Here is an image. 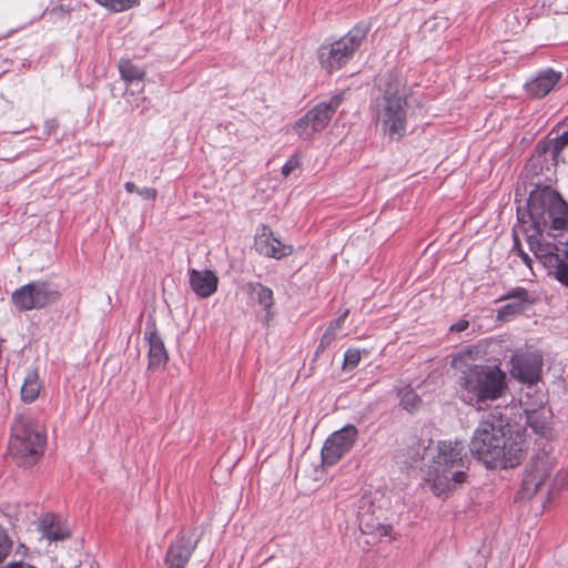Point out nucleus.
I'll return each instance as SVG.
<instances>
[{"mask_svg":"<svg viewBox=\"0 0 568 568\" xmlns=\"http://www.w3.org/2000/svg\"><path fill=\"white\" fill-rule=\"evenodd\" d=\"M400 404L407 412L417 409L422 403L419 396L409 388L402 389L399 393Z\"/></svg>","mask_w":568,"mask_h":568,"instance_id":"obj_28","label":"nucleus"},{"mask_svg":"<svg viewBox=\"0 0 568 568\" xmlns=\"http://www.w3.org/2000/svg\"><path fill=\"white\" fill-rule=\"evenodd\" d=\"M505 298L511 301L498 311L499 320H508L510 316L523 312L528 302V293L525 288H516L509 292Z\"/></svg>","mask_w":568,"mask_h":568,"instance_id":"obj_22","label":"nucleus"},{"mask_svg":"<svg viewBox=\"0 0 568 568\" xmlns=\"http://www.w3.org/2000/svg\"><path fill=\"white\" fill-rule=\"evenodd\" d=\"M58 297V291L45 282H33L16 290L11 295V302L19 311L41 308L53 303Z\"/></svg>","mask_w":568,"mask_h":568,"instance_id":"obj_10","label":"nucleus"},{"mask_svg":"<svg viewBox=\"0 0 568 568\" xmlns=\"http://www.w3.org/2000/svg\"><path fill=\"white\" fill-rule=\"evenodd\" d=\"M255 247L262 255L276 260L293 253V246L282 243L265 225H262L256 234Z\"/></svg>","mask_w":568,"mask_h":568,"instance_id":"obj_15","label":"nucleus"},{"mask_svg":"<svg viewBox=\"0 0 568 568\" xmlns=\"http://www.w3.org/2000/svg\"><path fill=\"white\" fill-rule=\"evenodd\" d=\"M392 526L390 525H386V524H378L375 528V534L383 537V536H388V537H393L392 536Z\"/></svg>","mask_w":568,"mask_h":568,"instance_id":"obj_36","label":"nucleus"},{"mask_svg":"<svg viewBox=\"0 0 568 568\" xmlns=\"http://www.w3.org/2000/svg\"><path fill=\"white\" fill-rule=\"evenodd\" d=\"M469 323L466 320H459L455 324L450 326V331L453 332H463L468 327Z\"/></svg>","mask_w":568,"mask_h":568,"instance_id":"obj_37","label":"nucleus"},{"mask_svg":"<svg viewBox=\"0 0 568 568\" xmlns=\"http://www.w3.org/2000/svg\"><path fill=\"white\" fill-rule=\"evenodd\" d=\"M39 529L42 536L50 541L64 540L70 536L69 528L50 514L44 515L40 519Z\"/></svg>","mask_w":568,"mask_h":568,"instance_id":"obj_21","label":"nucleus"},{"mask_svg":"<svg viewBox=\"0 0 568 568\" xmlns=\"http://www.w3.org/2000/svg\"><path fill=\"white\" fill-rule=\"evenodd\" d=\"M499 436L498 450L500 456L496 464V468L507 469L518 466L526 456L527 442L526 430L517 425L509 424L504 418Z\"/></svg>","mask_w":568,"mask_h":568,"instance_id":"obj_8","label":"nucleus"},{"mask_svg":"<svg viewBox=\"0 0 568 568\" xmlns=\"http://www.w3.org/2000/svg\"><path fill=\"white\" fill-rule=\"evenodd\" d=\"M568 145V130L565 131L560 136L556 139L555 142V150L556 152H560L562 149H565Z\"/></svg>","mask_w":568,"mask_h":568,"instance_id":"obj_34","label":"nucleus"},{"mask_svg":"<svg viewBox=\"0 0 568 568\" xmlns=\"http://www.w3.org/2000/svg\"><path fill=\"white\" fill-rule=\"evenodd\" d=\"M528 213L537 234L568 227L567 205L549 186L535 190L528 200Z\"/></svg>","mask_w":568,"mask_h":568,"instance_id":"obj_5","label":"nucleus"},{"mask_svg":"<svg viewBox=\"0 0 568 568\" xmlns=\"http://www.w3.org/2000/svg\"><path fill=\"white\" fill-rule=\"evenodd\" d=\"M511 364L510 373L513 377L528 384V388H531V385L540 378L542 358L539 354H516L511 358Z\"/></svg>","mask_w":568,"mask_h":568,"instance_id":"obj_13","label":"nucleus"},{"mask_svg":"<svg viewBox=\"0 0 568 568\" xmlns=\"http://www.w3.org/2000/svg\"><path fill=\"white\" fill-rule=\"evenodd\" d=\"M124 187H125V190H126L129 193L138 192V190H139V189L136 187V185H135L133 182H126V183L124 184Z\"/></svg>","mask_w":568,"mask_h":568,"instance_id":"obj_39","label":"nucleus"},{"mask_svg":"<svg viewBox=\"0 0 568 568\" xmlns=\"http://www.w3.org/2000/svg\"><path fill=\"white\" fill-rule=\"evenodd\" d=\"M568 485V470H561L556 474L552 481V490H559Z\"/></svg>","mask_w":568,"mask_h":568,"instance_id":"obj_33","label":"nucleus"},{"mask_svg":"<svg viewBox=\"0 0 568 568\" xmlns=\"http://www.w3.org/2000/svg\"><path fill=\"white\" fill-rule=\"evenodd\" d=\"M12 548V541L9 538L6 529L0 526V562L9 555Z\"/></svg>","mask_w":568,"mask_h":568,"instance_id":"obj_29","label":"nucleus"},{"mask_svg":"<svg viewBox=\"0 0 568 568\" xmlns=\"http://www.w3.org/2000/svg\"><path fill=\"white\" fill-rule=\"evenodd\" d=\"M521 403L524 405L525 414L530 409L534 412H540L541 409H545L544 406L547 403V396L541 389H537L531 386V388H528L526 392Z\"/></svg>","mask_w":568,"mask_h":568,"instance_id":"obj_25","label":"nucleus"},{"mask_svg":"<svg viewBox=\"0 0 568 568\" xmlns=\"http://www.w3.org/2000/svg\"><path fill=\"white\" fill-rule=\"evenodd\" d=\"M190 285L193 292L200 297H209L217 290L219 277L211 270H190Z\"/></svg>","mask_w":568,"mask_h":568,"instance_id":"obj_17","label":"nucleus"},{"mask_svg":"<svg viewBox=\"0 0 568 568\" xmlns=\"http://www.w3.org/2000/svg\"><path fill=\"white\" fill-rule=\"evenodd\" d=\"M555 468V459L548 455L535 458L523 480V493L525 496L534 495L549 477Z\"/></svg>","mask_w":568,"mask_h":568,"instance_id":"obj_14","label":"nucleus"},{"mask_svg":"<svg viewBox=\"0 0 568 568\" xmlns=\"http://www.w3.org/2000/svg\"><path fill=\"white\" fill-rule=\"evenodd\" d=\"M45 434L42 425L28 415L18 416L11 428L9 452L21 466L36 464L43 454Z\"/></svg>","mask_w":568,"mask_h":568,"instance_id":"obj_4","label":"nucleus"},{"mask_svg":"<svg viewBox=\"0 0 568 568\" xmlns=\"http://www.w3.org/2000/svg\"><path fill=\"white\" fill-rule=\"evenodd\" d=\"M504 417L498 412L485 414L478 423L470 440L469 450L479 462L488 468H496L500 460L498 444Z\"/></svg>","mask_w":568,"mask_h":568,"instance_id":"obj_6","label":"nucleus"},{"mask_svg":"<svg viewBox=\"0 0 568 568\" xmlns=\"http://www.w3.org/2000/svg\"><path fill=\"white\" fill-rule=\"evenodd\" d=\"M1 568H37V567H34L28 562H24V561H12Z\"/></svg>","mask_w":568,"mask_h":568,"instance_id":"obj_38","label":"nucleus"},{"mask_svg":"<svg viewBox=\"0 0 568 568\" xmlns=\"http://www.w3.org/2000/svg\"><path fill=\"white\" fill-rule=\"evenodd\" d=\"M361 361V352L355 348H349L345 352L344 355V368L353 369L355 368Z\"/></svg>","mask_w":568,"mask_h":568,"instance_id":"obj_30","label":"nucleus"},{"mask_svg":"<svg viewBox=\"0 0 568 568\" xmlns=\"http://www.w3.org/2000/svg\"><path fill=\"white\" fill-rule=\"evenodd\" d=\"M138 3V0H104L103 4L114 11H124Z\"/></svg>","mask_w":568,"mask_h":568,"instance_id":"obj_31","label":"nucleus"},{"mask_svg":"<svg viewBox=\"0 0 568 568\" xmlns=\"http://www.w3.org/2000/svg\"><path fill=\"white\" fill-rule=\"evenodd\" d=\"M358 430L354 425H346L333 433L322 448V459L326 465L336 464L354 445Z\"/></svg>","mask_w":568,"mask_h":568,"instance_id":"obj_11","label":"nucleus"},{"mask_svg":"<svg viewBox=\"0 0 568 568\" xmlns=\"http://www.w3.org/2000/svg\"><path fill=\"white\" fill-rule=\"evenodd\" d=\"M529 239H532V236H529ZM529 244L536 257L542 260L548 266L555 267L556 278L568 287V250L566 251L565 258H561L559 254L551 251L550 246L542 247L539 245L535 247L531 240H529Z\"/></svg>","mask_w":568,"mask_h":568,"instance_id":"obj_16","label":"nucleus"},{"mask_svg":"<svg viewBox=\"0 0 568 568\" xmlns=\"http://www.w3.org/2000/svg\"><path fill=\"white\" fill-rule=\"evenodd\" d=\"M138 194L145 200H154L158 193L153 187H143L138 190Z\"/></svg>","mask_w":568,"mask_h":568,"instance_id":"obj_35","label":"nucleus"},{"mask_svg":"<svg viewBox=\"0 0 568 568\" xmlns=\"http://www.w3.org/2000/svg\"><path fill=\"white\" fill-rule=\"evenodd\" d=\"M561 73L551 69L539 72L534 79L526 83L527 92L535 98L547 95L558 84Z\"/></svg>","mask_w":568,"mask_h":568,"instance_id":"obj_18","label":"nucleus"},{"mask_svg":"<svg viewBox=\"0 0 568 568\" xmlns=\"http://www.w3.org/2000/svg\"><path fill=\"white\" fill-rule=\"evenodd\" d=\"M244 291L253 303L258 304L267 312V314H270V310L274 304L273 292L271 288L261 283H247L244 286Z\"/></svg>","mask_w":568,"mask_h":568,"instance_id":"obj_23","label":"nucleus"},{"mask_svg":"<svg viewBox=\"0 0 568 568\" xmlns=\"http://www.w3.org/2000/svg\"><path fill=\"white\" fill-rule=\"evenodd\" d=\"M424 480L436 496L446 494L467 478V464L460 442L440 440L427 448Z\"/></svg>","mask_w":568,"mask_h":568,"instance_id":"obj_2","label":"nucleus"},{"mask_svg":"<svg viewBox=\"0 0 568 568\" xmlns=\"http://www.w3.org/2000/svg\"><path fill=\"white\" fill-rule=\"evenodd\" d=\"M367 32L368 26L359 23L339 40L322 44L317 50L321 67L327 72L341 69L354 55Z\"/></svg>","mask_w":568,"mask_h":568,"instance_id":"obj_7","label":"nucleus"},{"mask_svg":"<svg viewBox=\"0 0 568 568\" xmlns=\"http://www.w3.org/2000/svg\"><path fill=\"white\" fill-rule=\"evenodd\" d=\"M119 71L121 77L126 82H132L134 80H142L144 77V71L139 67L134 65L130 60L122 59L119 62Z\"/></svg>","mask_w":568,"mask_h":568,"instance_id":"obj_27","label":"nucleus"},{"mask_svg":"<svg viewBox=\"0 0 568 568\" xmlns=\"http://www.w3.org/2000/svg\"><path fill=\"white\" fill-rule=\"evenodd\" d=\"M42 388V384L40 382L39 375L34 371H30L27 373L24 377L23 385L21 387V399L24 403L34 402Z\"/></svg>","mask_w":568,"mask_h":568,"instance_id":"obj_24","label":"nucleus"},{"mask_svg":"<svg viewBox=\"0 0 568 568\" xmlns=\"http://www.w3.org/2000/svg\"><path fill=\"white\" fill-rule=\"evenodd\" d=\"M301 159L297 154L293 155L282 168V174L288 176L294 170L300 168Z\"/></svg>","mask_w":568,"mask_h":568,"instance_id":"obj_32","label":"nucleus"},{"mask_svg":"<svg viewBox=\"0 0 568 568\" xmlns=\"http://www.w3.org/2000/svg\"><path fill=\"white\" fill-rule=\"evenodd\" d=\"M348 313L349 311L345 310L336 320L331 322L321 338L318 351L325 349L336 338V335L341 331L346 317L348 316Z\"/></svg>","mask_w":568,"mask_h":568,"instance_id":"obj_26","label":"nucleus"},{"mask_svg":"<svg viewBox=\"0 0 568 568\" xmlns=\"http://www.w3.org/2000/svg\"><path fill=\"white\" fill-rule=\"evenodd\" d=\"M420 449H422V447L418 446V450H420ZM419 456H420V452H417V455H416L415 459H417Z\"/></svg>","mask_w":568,"mask_h":568,"instance_id":"obj_41","label":"nucleus"},{"mask_svg":"<svg viewBox=\"0 0 568 568\" xmlns=\"http://www.w3.org/2000/svg\"><path fill=\"white\" fill-rule=\"evenodd\" d=\"M146 335L149 343V368L154 371L162 369L169 359L163 339L154 327Z\"/></svg>","mask_w":568,"mask_h":568,"instance_id":"obj_19","label":"nucleus"},{"mask_svg":"<svg viewBox=\"0 0 568 568\" xmlns=\"http://www.w3.org/2000/svg\"><path fill=\"white\" fill-rule=\"evenodd\" d=\"M552 414L549 409H541L540 412L528 410L526 413L527 424L531 427L532 432L541 438L552 439L555 434L551 427Z\"/></svg>","mask_w":568,"mask_h":568,"instance_id":"obj_20","label":"nucleus"},{"mask_svg":"<svg viewBox=\"0 0 568 568\" xmlns=\"http://www.w3.org/2000/svg\"><path fill=\"white\" fill-rule=\"evenodd\" d=\"M519 255L521 256V258L525 262V264L530 266L531 258L529 257V255L527 253L523 252L521 250H519Z\"/></svg>","mask_w":568,"mask_h":568,"instance_id":"obj_40","label":"nucleus"},{"mask_svg":"<svg viewBox=\"0 0 568 568\" xmlns=\"http://www.w3.org/2000/svg\"><path fill=\"white\" fill-rule=\"evenodd\" d=\"M200 536H195L194 531L182 532L169 546L164 564L166 568H185L193 551L197 547Z\"/></svg>","mask_w":568,"mask_h":568,"instance_id":"obj_12","label":"nucleus"},{"mask_svg":"<svg viewBox=\"0 0 568 568\" xmlns=\"http://www.w3.org/2000/svg\"><path fill=\"white\" fill-rule=\"evenodd\" d=\"M341 102L342 99L336 95L328 101L317 103L294 123V133L303 140L312 139L327 126Z\"/></svg>","mask_w":568,"mask_h":568,"instance_id":"obj_9","label":"nucleus"},{"mask_svg":"<svg viewBox=\"0 0 568 568\" xmlns=\"http://www.w3.org/2000/svg\"><path fill=\"white\" fill-rule=\"evenodd\" d=\"M474 354L477 352L465 349L452 361V367L459 373L462 399L469 405L499 399L508 389L506 373L497 365L475 364Z\"/></svg>","mask_w":568,"mask_h":568,"instance_id":"obj_1","label":"nucleus"},{"mask_svg":"<svg viewBox=\"0 0 568 568\" xmlns=\"http://www.w3.org/2000/svg\"><path fill=\"white\" fill-rule=\"evenodd\" d=\"M377 88L381 93L375 100V119L384 134L400 139L407 125V92L402 79L389 72L379 75Z\"/></svg>","mask_w":568,"mask_h":568,"instance_id":"obj_3","label":"nucleus"}]
</instances>
